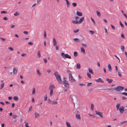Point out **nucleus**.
<instances>
[{"label":"nucleus","mask_w":127,"mask_h":127,"mask_svg":"<svg viewBox=\"0 0 127 127\" xmlns=\"http://www.w3.org/2000/svg\"><path fill=\"white\" fill-rule=\"evenodd\" d=\"M54 75L56 77V79L60 84L62 83V79L60 75L59 74L58 72H55L54 73Z\"/></svg>","instance_id":"1"},{"label":"nucleus","mask_w":127,"mask_h":127,"mask_svg":"<svg viewBox=\"0 0 127 127\" xmlns=\"http://www.w3.org/2000/svg\"><path fill=\"white\" fill-rule=\"evenodd\" d=\"M84 20V17L81 18L78 21H74L73 20L72 21V23L75 24H78L81 23Z\"/></svg>","instance_id":"2"},{"label":"nucleus","mask_w":127,"mask_h":127,"mask_svg":"<svg viewBox=\"0 0 127 127\" xmlns=\"http://www.w3.org/2000/svg\"><path fill=\"white\" fill-rule=\"evenodd\" d=\"M62 83L64 84L65 88L67 89L69 88V85L68 82L65 79L62 81Z\"/></svg>","instance_id":"3"},{"label":"nucleus","mask_w":127,"mask_h":127,"mask_svg":"<svg viewBox=\"0 0 127 127\" xmlns=\"http://www.w3.org/2000/svg\"><path fill=\"white\" fill-rule=\"evenodd\" d=\"M124 89L123 87H122L121 86H119L117 87L116 88H113V90L117 92H119L120 90H122Z\"/></svg>","instance_id":"4"},{"label":"nucleus","mask_w":127,"mask_h":127,"mask_svg":"<svg viewBox=\"0 0 127 127\" xmlns=\"http://www.w3.org/2000/svg\"><path fill=\"white\" fill-rule=\"evenodd\" d=\"M61 55L64 59H65V58L69 59H71V56L67 54H65L64 53H61Z\"/></svg>","instance_id":"5"},{"label":"nucleus","mask_w":127,"mask_h":127,"mask_svg":"<svg viewBox=\"0 0 127 127\" xmlns=\"http://www.w3.org/2000/svg\"><path fill=\"white\" fill-rule=\"evenodd\" d=\"M69 80L71 82H73L76 81V80L73 77L71 74H69Z\"/></svg>","instance_id":"6"},{"label":"nucleus","mask_w":127,"mask_h":127,"mask_svg":"<svg viewBox=\"0 0 127 127\" xmlns=\"http://www.w3.org/2000/svg\"><path fill=\"white\" fill-rule=\"evenodd\" d=\"M95 112L97 115H98L101 118L103 117V114L102 113L96 110L95 111Z\"/></svg>","instance_id":"7"},{"label":"nucleus","mask_w":127,"mask_h":127,"mask_svg":"<svg viewBox=\"0 0 127 127\" xmlns=\"http://www.w3.org/2000/svg\"><path fill=\"white\" fill-rule=\"evenodd\" d=\"M95 80L96 82L101 83L104 82L103 81L101 78H99L97 79H95Z\"/></svg>","instance_id":"8"},{"label":"nucleus","mask_w":127,"mask_h":127,"mask_svg":"<svg viewBox=\"0 0 127 127\" xmlns=\"http://www.w3.org/2000/svg\"><path fill=\"white\" fill-rule=\"evenodd\" d=\"M120 112L121 113H122L124 111V108L123 106H121L120 107L119 109Z\"/></svg>","instance_id":"9"},{"label":"nucleus","mask_w":127,"mask_h":127,"mask_svg":"<svg viewBox=\"0 0 127 127\" xmlns=\"http://www.w3.org/2000/svg\"><path fill=\"white\" fill-rule=\"evenodd\" d=\"M108 68L109 71L110 72H111L112 70V68L111 67V65L109 64H108Z\"/></svg>","instance_id":"10"},{"label":"nucleus","mask_w":127,"mask_h":127,"mask_svg":"<svg viewBox=\"0 0 127 127\" xmlns=\"http://www.w3.org/2000/svg\"><path fill=\"white\" fill-rule=\"evenodd\" d=\"M76 117L77 119H81V117L80 114H76Z\"/></svg>","instance_id":"11"},{"label":"nucleus","mask_w":127,"mask_h":127,"mask_svg":"<svg viewBox=\"0 0 127 127\" xmlns=\"http://www.w3.org/2000/svg\"><path fill=\"white\" fill-rule=\"evenodd\" d=\"M53 45L55 46L57 44V42L56 40L54 38L53 39Z\"/></svg>","instance_id":"12"},{"label":"nucleus","mask_w":127,"mask_h":127,"mask_svg":"<svg viewBox=\"0 0 127 127\" xmlns=\"http://www.w3.org/2000/svg\"><path fill=\"white\" fill-rule=\"evenodd\" d=\"M76 14L79 16H81L82 15V13L81 12H79L78 11L76 12Z\"/></svg>","instance_id":"13"},{"label":"nucleus","mask_w":127,"mask_h":127,"mask_svg":"<svg viewBox=\"0 0 127 127\" xmlns=\"http://www.w3.org/2000/svg\"><path fill=\"white\" fill-rule=\"evenodd\" d=\"M81 65L80 64L78 63L77 64L76 68L77 69H79L80 68Z\"/></svg>","instance_id":"14"},{"label":"nucleus","mask_w":127,"mask_h":127,"mask_svg":"<svg viewBox=\"0 0 127 127\" xmlns=\"http://www.w3.org/2000/svg\"><path fill=\"white\" fill-rule=\"evenodd\" d=\"M81 51L84 54H85V51L84 49L82 47L81 48Z\"/></svg>","instance_id":"15"},{"label":"nucleus","mask_w":127,"mask_h":127,"mask_svg":"<svg viewBox=\"0 0 127 127\" xmlns=\"http://www.w3.org/2000/svg\"><path fill=\"white\" fill-rule=\"evenodd\" d=\"M106 80L107 81H108L109 83H110L111 82L113 81L112 79H109L108 78L106 79Z\"/></svg>","instance_id":"16"},{"label":"nucleus","mask_w":127,"mask_h":127,"mask_svg":"<svg viewBox=\"0 0 127 127\" xmlns=\"http://www.w3.org/2000/svg\"><path fill=\"white\" fill-rule=\"evenodd\" d=\"M52 88H55V86L54 85H50L49 86V89H51Z\"/></svg>","instance_id":"17"},{"label":"nucleus","mask_w":127,"mask_h":127,"mask_svg":"<svg viewBox=\"0 0 127 127\" xmlns=\"http://www.w3.org/2000/svg\"><path fill=\"white\" fill-rule=\"evenodd\" d=\"M76 42H79L80 40L79 39L77 38H75L73 39Z\"/></svg>","instance_id":"18"},{"label":"nucleus","mask_w":127,"mask_h":127,"mask_svg":"<svg viewBox=\"0 0 127 127\" xmlns=\"http://www.w3.org/2000/svg\"><path fill=\"white\" fill-rule=\"evenodd\" d=\"M96 13L97 15L99 17H100L101 16V14L100 13V12L99 11H96Z\"/></svg>","instance_id":"19"},{"label":"nucleus","mask_w":127,"mask_h":127,"mask_svg":"<svg viewBox=\"0 0 127 127\" xmlns=\"http://www.w3.org/2000/svg\"><path fill=\"white\" fill-rule=\"evenodd\" d=\"M13 72L14 74H15L17 73V70L15 68H14L13 69Z\"/></svg>","instance_id":"20"},{"label":"nucleus","mask_w":127,"mask_h":127,"mask_svg":"<svg viewBox=\"0 0 127 127\" xmlns=\"http://www.w3.org/2000/svg\"><path fill=\"white\" fill-rule=\"evenodd\" d=\"M120 103H117L116 105V108H117V110L119 109V106H120Z\"/></svg>","instance_id":"21"},{"label":"nucleus","mask_w":127,"mask_h":127,"mask_svg":"<svg viewBox=\"0 0 127 127\" xmlns=\"http://www.w3.org/2000/svg\"><path fill=\"white\" fill-rule=\"evenodd\" d=\"M34 114L35 115V118H37L39 115V114L36 112H35Z\"/></svg>","instance_id":"22"},{"label":"nucleus","mask_w":127,"mask_h":127,"mask_svg":"<svg viewBox=\"0 0 127 127\" xmlns=\"http://www.w3.org/2000/svg\"><path fill=\"white\" fill-rule=\"evenodd\" d=\"M73 55L74 57H77L78 55V54L76 52H75L73 53Z\"/></svg>","instance_id":"23"},{"label":"nucleus","mask_w":127,"mask_h":127,"mask_svg":"<svg viewBox=\"0 0 127 127\" xmlns=\"http://www.w3.org/2000/svg\"><path fill=\"white\" fill-rule=\"evenodd\" d=\"M66 123L67 127H71L70 124L69 123L66 122Z\"/></svg>","instance_id":"24"},{"label":"nucleus","mask_w":127,"mask_h":127,"mask_svg":"<svg viewBox=\"0 0 127 127\" xmlns=\"http://www.w3.org/2000/svg\"><path fill=\"white\" fill-rule=\"evenodd\" d=\"M88 70L89 72L91 74H93V70L91 69L90 68H89L88 69Z\"/></svg>","instance_id":"25"},{"label":"nucleus","mask_w":127,"mask_h":127,"mask_svg":"<svg viewBox=\"0 0 127 127\" xmlns=\"http://www.w3.org/2000/svg\"><path fill=\"white\" fill-rule=\"evenodd\" d=\"M37 56L39 58H40L41 57V55L40 53V51H38L37 53Z\"/></svg>","instance_id":"26"},{"label":"nucleus","mask_w":127,"mask_h":127,"mask_svg":"<svg viewBox=\"0 0 127 127\" xmlns=\"http://www.w3.org/2000/svg\"><path fill=\"white\" fill-rule=\"evenodd\" d=\"M127 121H125L121 123H120V124L121 125H122V124L123 125V124H127Z\"/></svg>","instance_id":"27"},{"label":"nucleus","mask_w":127,"mask_h":127,"mask_svg":"<svg viewBox=\"0 0 127 127\" xmlns=\"http://www.w3.org/2000/svg\"><path fill=\"white\" fill-rule=\"evenodd\" d=\"M119 23H120V25L121 26V27L122 28H124V25L122 23H121V21H119Z\"/></svg>","instance_id":"28"},{"label":"nucleus","mask_w":127,"mask_h":127,"mask_svg":"<svg viewBox=\"0 0 127 127\" xmlns=\"http://www.w3.org/2000/svg\"><path fill=\"white\" fill-rule=\"evenodd\" d=\"M4 85V83H2L1 85V87L0 88V90L3 87Z\"/></svg>","instance_id":"29"},{"label":"nucleus","mask_w":127,"mask_h":127,"mask_svg":"<svg viewBox=\"0 0 127 127\" xmlns=\"http://www.w3.org/2000/svg\"><path fill=\"white\" fill-rule=\"evenodd\" d=\"M53 94V89L51 90L50 92V95L51 96Z\"/></svg>","instance_id":"30"},{"label":"nucleus","mask_w":127,"mask_h":127,"mask_svg":"<svg viewBox=\"0 0 127 127\" xmlns=\"http://www.w3.org/2000/svg\"><path fill=\"white\" fill-rule=\"evenodd\" d=\"M37 74L39 76H40L41 75V73H40L39 70V69H37Z\"/></svg>","instance_id":"31"},{"label":"nucleus","mask_w":127,"mask_h":127,"mask_svg":"<svg viewBox=\"0 0 127 127\" xmlns=\"http://www.w3.org/2000/svg\"><path fill=\"white\" fill-rule=\"evenodd\" d=\"M124 48L125 47L121 45V49L122 51L123 52L124 51Z\"/></svg>","instance_id":"32"},{"label":"nucleus","mask_w":127,"mask_h":127,"mask_svg":"<svg viewBox=\"0 0 127 127\" xmlns=\"http://www.w3.org/2000/svg\"><path fill=\"white\" fill-rule=\"evenodd\" d=\"M66 1V4L68 7L70 4V3L67 0H65Z\"/></svg>","instance_id":"33"},{"label":"nucleus","mask_w":127,"mask_h":127,"mask_svg":"<svg viewBox=\"0 0 127 127\" xmlns=\"http://www.w3.org/2000/svg\"><path fill=\"white\" fill-rule=\"evenodd\" d=\"M35 88H33L32 89V95H34L35 93Z\"/></svg>","instance_id":"34"},{"label":"nucleus","mask_w":127,"mask_h":127,"mask_svg":"<svg viewBox=\"0 0 127 127\" xmlns=\"http://www.w3.org/2000/svg\"><path fill=\"white\" fill-rule=\"evenodd\" d=\"M94 105L93 104H92L91 105V109L93 111L94 110Z\"/></svg>","instance_id":"35"},{"label":"nucleus","mask_w":127,"mask_h":127,"mask_svg":"<svg viewBox=\"0 0 127 127\" xmlns=\"http://www.w3.org/2000/svg\"><path fill=\"white\" fill-rule=\"evenodd\" d=\"M73 96L75 97V96L72 95H71L70 96V98L72 101H73Z\"/></svg>","instance_id":"36"},{"label":"nucleus","mask_w":127,"mask_h":127,"mask_svg":"<svg viewBox=\"0 0 127 127\" xmlns=\"http://www.w3.org/2000/svg\"><path fill=\"white\" fill-rule=\"evenodd\" d=\"M13 99L15 100H17L18 99V98L17 96H14L13 97Z\"/></svg>","instance_id":"37"},{"label":"nucleus","mask_w":127,"mask_h":127,"mask_svg":"<svg viewBox=\"0 0 127 127\" xmlns=\"http://www.w3.org/2000/svg\"><path fill=\"white\" fill-rule=\"evenodd\" d=\"M79 18H80L78 16H76L75 17V21H78V19H79Z\"/></svg>","instance_id":"38"},{"label":"nucleus","mask_w":127,"mask_h":127,"mask_svg":"<svg viewBox=\"0 0 127 127\" xmlns=\"http://www.w3.org/2000/svg\"><path fill=\"white\" fill-rule=\"evenodd\" d=\"M19 14V13L18 12H16L14 14V15L15 16H17Z\"/></svg>","instance_id":"39"},{"label":"nucleus","mask_w":127,"mask_h":127,"mask_svg":"<svg viewBox=\"0 0 127 127\" xmlns=\"http://www.w3.org/2000/svg\"><path fill=\"white\" fill-rule=\"evenodd\" d=\"M118 76L120 77H122V74L119 71L118 72Z\"/></svg>","instance_id":"40"},{"label":"nucleus","mask_w":127,"mask_h":127,"mask_svg":"<svg viewBox=\"0 0 127 127\" xmlns=\"http://www.w3.org/2000/svg\"><path fill=\"white\" fill-rule=\"evenodd\" d=\"M72 4L74 7H76L77 5V3L76 2L73 3Z\"/></svg>","instance_id":"41"},{"label":"nucleus","mask_w":127,"mask_h":127,"mask_svg":"<svg viewBox=\"0 0 127 127\" xmlns=\"http://www.w3.org/2000/svg\"><path fill=\"white\" fill-rule=\"evenodd\" d=\"M82 46L84 47H85V48H87V46L86 44H82Z\"/></svg>","instance_id":"42"},{"label":"nucleus","mask_w":127,"mask_h":127,"mask_svg":"<svg viewBox=\"0 0 127 127\" xmlns=\"http://www.w3.org/2000/svg\"><path fill=\"white\" fill-rule=\"evenodd\" d=\"M103 90L113 91V88H111L110 89H103Z\"/></svg>","instance_id":"43"},{"label":"nucleus","mask_w":127,"mask_h":127,"mask_svg":"<svg viewBox=\"0 0 127 127\" xmlns=\"http://www.w3.org/2000/svg\"><path fill=\"white\" fill-rule=\"evenodd\" d=\"M47 95H46L44 97V100L45 101H46V100H47Z\"/></svg>","instance_id":"44"},{"label":"nucleus","mask_w":127,"mask_h":127,"mask_svg":"<svg viewBox=\"0 0 127 127\" xmlns=\"http://www.w3.org/2000/svg\"><path fill=\"white\" fill-rule=\"evenodd\" d=\"M87 75L88 76V77H89L90 78H91V75L89 73H87Z\"/></svg>","instance_id":"45"},{"label":"nucleus","mask_w":127,"mask_h":127,"mask_svg":"<svg viewBox=\"0 0 127 127\" xmlns=\"http://www.w3.org/2000/svg\"><path fill=\"white\" fill-rule=\"evenodd\" d=\"M79 31V29H78L76 30H74L73 31V32L74 33H76L78 32Z\"/></svg>","instance_id":"46"},{"label":"nucleus","mask_w":127,"mask_h":127,"mask_svg":"<svg viewBox=\"0 0 127 127\" xmlns=\"http://www.w3.org/2000/svg\"><path fill=\"white\" fill-rule=\"evenodd\" d=\"M89 32L90 33L92 34H94L95 33V32L92 31H89Z\"/></svg>","instance_id":"47"},{"label":"nucleus","mask_w":127,"mask_h":127,"mask_svg":"<svg viewBox=\"0 0 127 127\" xmlns=\"http://www.w3.org/2000/svg\"><path fill=\"white\" fill-rule=\"evenodd\" d=\"M91 19L92 20V21H93V23H94V24L95 25V21H94V19L92 17L91 18Z\"/></svg>","instance_id":"48"},{"label":"nucleus","mask_w":127,"mask_h":127,"mask_svg":"<svg viewBox=\"0 0 127 127\" xmlns=\"http://www.w3.org/2000/svg\"><path fill=\"white\" fill-rule=\"evenodd\" d=\"M8 49L11 51H13L14 50V49L11 47H8Z\"/></svg>","instance_id":"49"},{"label":"nucleus","mask_w":127,"mask_h":127,"mask_svg":"<svg viewBox=\"0 0 127 127\" xmlns=\"http://www.w3.org/2000/svg\"><path fill=\"white\" fill-rule=\"evenodd\" d=\"M17 117V116L16 115H13V118H15Z\"/></svg>","instance_id":"50"},{"label":"nucleus","mask_w":127,"mask_h":127,"mask_svg":"<svg viewBox=\"0 0 127 127\" xmlns=\"http://www.w3.org/2000/svg\"><path fill=\"white\" fill-rule=\"evenodd\" d=\"M48 101L49 103H50L52 101L50 99H48Z\"/></svg>","instance_id":"51"},{"label":"nucleus","mask_w":127,"mask_h":127,"mask_svg":"<svg viewBox=\"0 0 127 127\" xmlns=\"http://www.w3.org/2000/svg\"><path fill=\"white\" fill-rule=\"evenodd\" d=\"M7 12L5 11H2L1 12V14H3V13H6Z\"/></svg>","instance_id":"52"},{"label":"nucleus","mask_w":127,"mask_h":127,"mask_svg":"<svg viewBox=\"0 0 127 127\" xmlns=\"http://www.w3.org/2000/svg\"><path fill=\"white\" fill-rule=\"evenodd\" d=\"M44 37L45 38H46V31H45L44 33Z\"/></svg>","instance_id":"53"},{"label":"nucleus","mask_w":127,"mask_h":127,"mask_svg":"<svg viewBox=\"0 0 127 127\" xmlns=\"http://www.w3.org/2000/svg\"><path fill=\"white\" fill-rule=\"evenodd\" d=\"M89 115L90 116L92 117L93 118H94L95 117V116H94V115H91L90 114H89Z\"/></svg>","instance_id":"54"},{"label":"nucleus","mask_w":127,"mask_h":127,"mask_svg":"<svg viewBox=\"0 0 127 127\" xmlns=\"http://www.w3.org/2000/svg\"><path fill=\"white\" fill-rule=\"evenodd\" d=\"M25 127H30L28 126V123H26L25 124Z\"/></svg>","instance_id":"55"},{"label":"nucleus","mask_w":127,"mask_h":127,"mask_svg":"<svg viewBox=\"0 0 127 127\" xmlns=\"http://www.w3.org/2000/svg\"><path fill=\"white\" fill-rule=\"evenodd\" d=\"M44 63H46L47 62V60L46 59L44 58L43 59Z\"/></svg>","instance_id":"56"},{"label":"nucleus","mask_w":127,"mask_h":127,"mask_svg":"<svg viewBox=\"0 0 127 127\" xmlns=\"http://www.w3.org/2000/svg\"><path fill=\"white\" fill-rule=\"evenodd\" d=\"M59 46L58 45H57L56 46V50H59Z\"/></svg>","instance_id":"57"},{"label":"nucleus","mask_w":127,"mask_h":127,"mask_svg":"<svg viewBox=\"0 0 127 127\" xmlns=\"http://www.w3.org/2000/svg\"><path fill=\"white\" fill-rule=\"evenodd\" d=\"M122 94L123 95L127 96V93L125 92H123L122 93Z\"/></svg>","instance_id":"58"},{"label":"nucleus","mask_w":127,"mask_h":127,"mask_svg":"<svg viewBox=\"0 0 127 127\" xmlns=\"http://www.w3.org/2000/svg\"><path fill=\"white\" fill-rule=\"evenodd\" d=\"M15 26L14 25H11L10 26V27L12 28H13L15 27Z\"/></svg>","instance_id":"59"},{"label":"nucleus","mask_w":127,"mask_h":127,"mask_svg":"<svg viewBox=\"0 0 127 127\" xmlns=\"http://www.w3.org/2000/svg\"><path fill=\"white\" fill-rule=\"evenodd\" d=\"M23 33L25 34H27L28 33V32H26V31H24L23 32Z\"/></svg>","instance_id":"60"},{"label":"nucleus","mask_w":127,"mask_h":127,"mask_svg":"<svg viewBox=\"0 0 127 127\" xmlns=\"http://www.w3.org/2000/svg\"><path fill=\"white\" fill-rule=\"evenodd\" d=\"M32 109V106H31L29 108V110L28 111L29 112L30 111H31V110Z\"/></svg>","instance_id":"61"},{"label":"nucleus","mask_w":127,"mask_h":127,"mask_svg":"<svg viewBox=\"0 0 127 127\" xmlns=\"http://www.w3.org/2000/svg\"><path fill=\"white\" fill-rule=\"evenodd\" d=\"M15 106V104L14 103H12V108H13Z\"/></svg>","instance_id":"62"},{"label":"nucleus","mask_w":127,"mask_h":127,"mask_svg":"<svg viewBox=\"0 0 127 127\" xmlns=\"http://www.w3.org/2000/svg\"><path fill=\"white\" fill-rule=\"evenodd\" d=\"M111 26L112 29H113L114 30H115V28L112 25H111Z\"/></svg>","instance_id":"63"},{"label":"nucleus","mask_w":127,"mask_h":127,"mask_svg":"<svg viewBox=\"0 0 127 127\" xmlns=\"http://www.w3.org/2000/svg\"><path fill=\"white\" fill-rule=\"evenodd\" d=\"M3 19L5 20H8V18L6 17H4L3 18Z\"/></svg>","instance_id":"64"}]
</instances>
